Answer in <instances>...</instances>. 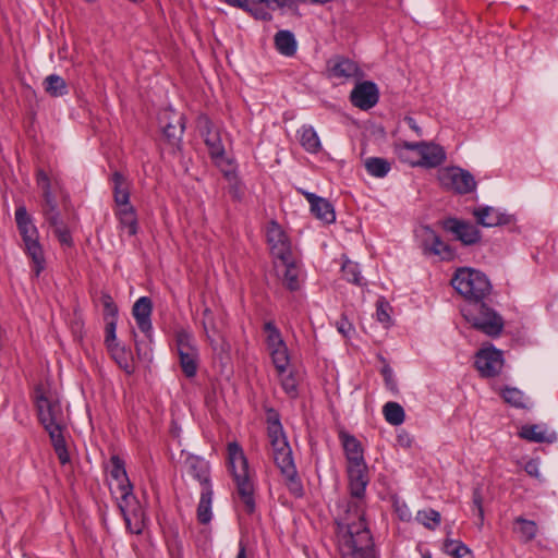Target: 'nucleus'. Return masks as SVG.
Listing matches in <instances>:
<instances>
[{"instance_id": "c9c22d12", "label": "nucleus", "mask_w": 558, "mask_h": 558, "mask_svg": "<svg viewBox=\"0 0 558 558\" xmlns=\"http://www.w3.org/2000/svg\"><path fill=\"white\" fill-rule=\"evenodd\" d=\"M383 413L388 423L400 425L404 422L405 413L403 408L397 402H387L383 408Z\"/></svg>"}, {"instance_id": "c85d7f7f", "label": "nucleus", "mask_w": 558, "mask_h": 558, "mask_svg": "<svg viewBox=\"0 0 558 558\" xmlns=\"http://www.w3.org/2000/svg\"><path fill=\"white\" fill-rule=\"evenodd\" d=\"M299 134L300 143L306 151L316 154L322 149L320 140L313 126L303 125L300 129Z\"/></svg>"}, {"instance_id": "37998d69", "label": "nucleus", "mask_w": 558, "mask_h": 558, "mask_svg": "<svg viewBox=\"0 0 558 558\" xmlns=\"http://www.w3.org/2000/svg\"><path fill=\"white\" fill-rule=\"evenodd\" d=\"M417 522L422 523L429 530H434L440 524V513L434 509L418 511L416 514Z\"/></svg>"}, {"instance_id": "8fccbe9b", "label": "nucleus", "mask_w": 558, "mask_h": 558, "mask_svg": "<svg viewBox=\"0 0 558 558\" xmlns=\"http://www.w3.org/2000/svg\"><path fill=\"white\" fill-rule=\"evenodd\" d=\"M281 385H282V388L284 389V391L289 396L296 397V395H298L296 380L293 375L290 374V375L282 377Z\"/></svg>"}, {"instance_id": "a18cd8bd", "label": "nucleus", "mask_w": 558, "mask_h": 558, "mask_svg": "<svg viewBox=\"0 0 558 558\" xmlns=\"http://www.w3.org/2000/svg\"><path fill=\"white\" fill-rule=\"evenodd\" d=\"M444 550L453 558H462L470 553V549L462 542L450 538L444 542Z\"/></svg>"}, {"instance_id": "a19ab883", "label": "nucleus", "mask_w": 558, "mask_h": 558, "mask_svg": "<svg viewBox=\"0 0 558 558\" xmlns=\"http://www.w3.org/2000/svg\"><path fill=\"white\" fill-rule=\"evenodd\" d=\"M504 400L512 407L524 409L526 408V398L524 393L518 388H505L502 390Z\"/></svg>"}, {"instance_id": "e2e57ef3", "label": "nucleus", "mask_w": 558, "mask_h": 558, "mask_svg": "<svg viewBox=\"0 0 558 558\" xmlns=\"http://www.w3.org/2000/svg\"><path fill=\"white\" fill-rule=\"evenodd\" d=\"M423 558H432V556L429 554H425L423 555Z\"/></svg>"}, {"instance_id": "052dcab7", "label": "nucleus", "mask_w": 558, "mask_h": 558, "mask_svg": "<svg viewBox=\"0 0 558 558\" xmlns=\"http://www.w3.org/2000/svg\"><path fill=\"white\" fill-rule=\"evenodd\" d=\"M276 35H282V36H286V35H293L292 32L288 31V29H281V31H278L276 33Z\"/></svg>"}, {"instance_id": "39448f33", "label": "nucleus", "mask_w": 558, "mask_h": 558, "mask_svg": "<svg viewBox=\"0 0 558 558\" xmlns=\"http://www.w3.org/2000/svg\"><path fill=\"white\" fill-rule=\"evenodd\" d=\"M228 464L236 487V498L247 514L255 512V488L248 474V462L241 446L236 442L228 445Z\"/></svg>"}, {"instance_id": "bb28decb", "label": "nucleus", "mask_w": 558, "mask_h": 558, "mask_svg": "<svg viewBox=\"0 0 558 558\" xmlns=\"http://www.w3.org/2000/svg\"><path fill=\"white\" fill-rule=\"evenodd\" d=\"M113 196L116 204L121 206L130 205V189L125 178L118 171L112 174Z\"/></svg>"}, {"instance_id": "ea45409f", "label": "nucleus", "mask_w": 558, "mask_h": 558, "mask_svg": "<svg viewBox=\"0 0 558 558\" xmlns=\"http://www.w3.org/2000/svg\"><path fill=\"white\" fill-rule=\"evenodd\" d=\"M100 303L105 322L118 320V306L109 293H101Z\"/></svg>"}, {"instance_id": "5fc2aeb1", "label": "nucleus", "mask_w": 558, "mask_h": 558, "mask_svg": "<svg viewBox=\"0 0 558 558\" xmlns=\"http://www.w3.org/2000/svg\"><path fill=\"white\" fill-rule=\"evenodd\" d=\"M524 471L531 476L539 477L538 464L534 460H530L525 463Z\"/></svg>"}, {"instance_id": "864d4df0", "label": "nucleus", "mask_w": 558, "mask_h": 558, "mask_svg": "<svg viewBox=\"0 0 558 558\" xmlns=\"http://www.w3.org/2000/svg\"><path fill=\"white\" fill-rule=\"evenodd\" d=\"M337 329L344 337H349V333L353 329V326L348 319L341 318L339 322H337Z\"/></svg>"}, {"instance_id": "de8ad7c7", "label": "nucleus", "mask_w": 558, "mask_h": 558, "mask_svg": "<svg viewBox=\"0 0 558 558\" xmlns=\"http://www.w3.org/2000/svg\"><path fill=\"white\" fill-rule=\"evenodd\" d=\"M390 305L385 299H379L376 303V316L378 322L388 325L390 323L389 315Z\"/></svg>"}, {"instance_id": "c03bdc74", "label": "nucleus", "mask_w": 558, "mask_h": 558, "mask_svg": "<svg viewBox=\"0 0 558 558\" xmlns=\"http://www.w3.org/2000/svg\"><path fill=\"white\" fill-rule=\"evenodd\" d=\"M223 175L229 181V194L233 199H241L243 191L241 187V183L235 174V171L230 169H222Z\"/></svg>"}, {"instance_id": "cd10ccee", "label": "nucleus", "mask_w": 558, "mask_h": 558, "mask_svg": "<svg viewBox=\"0 0 558 558\" xmlns=\"http://www.w3.org/2000/svg\"><path fill=\"white\" fill-rule=\"evenodd\" d=\"M162 132L169 144L173 147H179L184 132L183 117L174 116L173 122L162 125Z\"/></svg>"}, {"instance_id": "09e8293b", "label": "nucleus", "mask_w": 558, "mask_h": 558, "mask_svg": "<svg viewBox=\"0 0 558 558\" xmlns=\"http://www.w3.org/2000/svg\"><path fill=\"white\" fill-rule=\"evenodd\" d=\"M117 322H118V320H110V322H106V327H105V332H106L105 343H106L107 349H109V348L113 347L114 344H119V342L117 341V336H116Z\"/></svg>"}, {"instance_id": "393cba45", "label": "nucleus", "mask_w": 558, "mask_h": 558, "mask_svg": "<svg viewBox=\"0 0 558 558\" xmlns=\"http://www.w3.org/2000/svg\"><path fill=\"white\" fill-rule=\"evenodd\" d=\"M187 471L191 476L197 480L204 487L209 486V465L198 457L186 459Z\"/></svg>"}, {"instance_id": "4c0bfd02", "label": "nucleus", "mask_w": 558, "mask_h": 558, "mask_svg": "<svg viewBox=\"0 0 558 558\" xmlns=\"http://www.w3.org/2000/svg\"><path fill=\"white\" fill-rule=\"evenodd\" d=\"M264 331L266 333V344L268 350L286 344L280 330L274 322H266L264 324Z\"/></svg>"}, {"instance_id": "72a5a7b5", "label": "nucleus", "mask_w": 558, "mask_h": 558, "mask_svg": "<svg viewBox=\"0 0 558 558\" xmlns=\"http://www.w3.org/2000/svg\"><path fill=\"white\" fill-rule=\"evenodd\" d=\"M364 165L367 172L376 178H384L391 169L390 162L380 157H369Z\"/></svg>"}, {"instance_id": "13d9d810", "label": "nucleus", "mask_w": 558, "mask_h": 558, "mask_svg": "<svg viewBox=\"0 0 558 558\" xmlns=\"http://www.w3.org/2000/svg\"><path fill=\"white\" fill-rule=\"evenodd\" d=\"M135 350H136L137 357L140 360H148L149 359L146 348L144 349L143 345L141 343H138L137 341H135Z\"/></svg>"}, {"instance_id": "473e14b6", "label": "nucleus", "mask_w": 558, "mask_h": 558, "mask_svg": "<svg viewBox=\"0 0 558 558\" xmlns=\"http://www.w3.org/2000/svg\"><path fill=\"white\" fill-rule=\"evenodd\" d=\"M520 437L534 442H551L555 439V434L546 436V433L539 425H525L519 433Z\"/></svg>"}, {"instance_id": "f3484780", "label": "nucleus", "mask_w": 558, "mask_h": 558, "mask_svg": "<svg viewBox=\"0 0 558 558\" xmlns=\"http://www.w3.org/2000/svg\"><path fill=\"white\" fill-rule=\"evenodd\" d=\"M111 493L118 501V507L125 522L129 524L131 514L136 518L141 513V506L133 494V485L112 487Z\"/></svg>"}, {"instance_id": "dca6fc26", "label": "nucleus", "mask_w": 558, "mask_h": 558, "mask_svg": "<svg viewBox=\"0 0 558 558\" xmlns=\"http://www.w3.org/2000/svg\"><path fill=\"white\" fill-rule=\"evenodd\" d=\"M354 88L350 94V101L356 108L368 110L373 108L379 99V90L374 82L356 81Z\"/></svg>"}, {"instance_id": "9b49d317", "label": "nucleus", "mask_w": 558, "mask_h": 558, "mask_svg": "<svg viewBox=\"0 0 558 558\" xmlns=\"http://www.w3.org/2000/svg\"><path fill=\"white\" fill-rule=\"evenodd\" d=\"M438 179L444 187L452 190L460 195L469 194L476 189L474 177L469 171L459 167L440 170Z\"/></svg>"}, {"instance_id": "20e7f679", "label": "nucleus", "mask_w": 558, "mask_h": 558, "mask_svg": "<svg viewBox=\"0 0 558 558\" xmlns=\"http://www.w3.org/2000/svg\"><path fill=\"white\" fill-rule=\"evenodd\" d=\"M35 404L40 423L49 434L51 445L61 464L70 461L64 432L66 425L59 421L60 408L57 402L48 399L41 389L35 390Z\"/></svg>"}, {"instance_id": "4be33fe9", "label": "nucleus", "mask_w": 558, "mask_h": 558, "mask_svg": "<svg viewBox=\"0 0 558 558\" xmlns=\"http://www.w3.org/2000/svg\"><path fill=\"white\" fill-rule=\"evenodd\" d=\"M339 438L345 453L347 464L365 462L362 445L353 435L342 430L339 433Z\"/></svg>"}, {"instance_id": "bf43d9fd", "label": "nucleus", "mask_w": 558, "mask_h": 558, "mask_svg": "<svg viewBox=\"0 0 558 558\" xmlns=\"http://www.w3.org/2000/svg\"><path fill=\"white\" fill-rule=\"evenodd\" d=\"M236 558H246V547L242 542H240L239 553H238Z\"/></svg>"}, {"instance_id": "1a4fd4ad", "label": "nucleus", "mask_w": 558, "mask_h": 558, "mask_svg": "<svg viewBox=\"0 0 558 558\" xmlns=\"http://www.w3.org/2000/svg\"><path fill=\"white\" fill-rule=\"evenodd\" d=\"M197 128L201 135L204 137L211 159L217 166L222 167L227 159L219 129L213 124L207 116H201L198 118Z\"/></svg>"}, {"instance_id": "5701e85b", "label": "nucleus", "mask_w": 558, "mask_h": 558, "mask_svg": "<svg viewBox=\"0 0 558 558\" xmlns=\"http://www.w3.org/2000/svg\"><path fill=\"white\" fill-rule=\"evenodd\" d=\"M202 325L214 350L218 347L220 337V322L209 307H205L202 315Z\"/></svg>"}, {"instance_id": "b1692460", "label": "nucleus", "mask_w": 558, "mask_h": 558, "mask_svg": "<svg viewBox=\"0 0 558 558\" xmlns=\"http://www.w3.org/2000/svg\"><path fill=\"white\" fill-rule=\"evenodd\" d=\"M473 215L476 218V222L483 227H496L508 222L505 214H500L489 206L474 209Z\"/></svg>"}, {"instance_id": "423d86ee", "label": "nucleus", "mask_w": 558, "mask_h": 558, "mask_svg": "<svg viewBox=\"0 0 558 558\" xmlns=\"http://www.w3.org/2000/svg\"><path fill=\"white\" fill-rule=\"evenodd\" d=\"M15 220L24 241L25 251L34 263L35 274L39 275V272L44 269V253L38 242V231L32 223L31 217L28 216L24 206H20L16 209Z\"/></svg>"}, {"instance_id": "603ef678", "label": "nucleus", "mask_w": 558, "mask_h": 558, "mask_svg": "<svg viewBox=\"0 0 558 558\" xmlns=\"http://www.w3.org/2000/svg\"><path fill=\"white\" fill-rule=\"evenodd\" d=\"M472 498H473L474 506L477 508L480 518L483 519V515H484L483 496H482V488L480 486L474 487Z\"/></svg>"}, {"instance_id": "0e129e2a", "label": "nucleus", "mask_w": 558, "mask_h": 558, "mask_svg": "<svg viewBox=\"0 0 558 558\" xmlns=\"http://www.w3.org/2000/svg\"><path fill=\"white\" fill-rule=\"evenodd\" d=\"M84 1H85V2H87V3H93V2H95L96 0H84Z\"/></svg>"}, {"instance_id": "4468645a", "label": "nucleus", "mask_w": 558, "mask_h": 558, "mask_svg": "<svg viewBox=\"0 0 558 558\" xmlns=\"http://www.w3.org/2000/svg\"><path fill=\"white\" fill-rule=\"evenodd\" d=\"M442 228L454 234L456 239L463 245H474L482 239L481 231L469 221L457 218H447L441 222Z\"/></svg>"}, {"instance_id": "c756f323", "label": "nucleus", "mask_w": 558, "mask_h": 558, "mask_svg": "<svg viewBox=\"0 0 558 558\" xmlns=\"http://www.w3.org/2000/svg\"><path fill=\"white\" fill-rule=\"evenodd\" d=\"M110 476L113 480V483L110 484V489L112 487L130 485L131 482L128 477L123 460L120 459L118 456H112L110 459Z\"/></svg>"}, {"instance_id": "49530a36", "label": "nucleus", "mask_w": 558, "mask_h": 558, "mask_svg": "<svg viewBox=\"0 0 558 558\" xmlns=\"http://www.w3.org/2000/svg\"><path fill=\"white\" fill-rule=\"evenodd\" d=\"M275 47L283 56L291 57L296 51L295 37H275Z\"/></svg>"}, {"instance_id": "4d7b16f0", "label": "nucleus", "mask_w": 558, "mask_h": 558, "mask_svg": "<svg viewBox=\"0 0 558 558\" xmlns=\"http://www.w3.org/2000/svg\"><path fill=\"white\" fill-rule=\"evenodd\" d=\"M82 328H83V323L81 319H72V327H71V330H72V335H76L78 333V337L81 338L82 337Z\"/></svg>"}, {"instance_id": "2f4dec72", "label": "nucleus", "mask_w": 558, "mask_h": 558, "mask_svg": "<svg viewBox=\"0 0 558 558\" xmlns=\"http://www.w3.org/2000/svg\"><path fill=\"white\" fill-rule=\"evenodd\" d=\"M514 532L520 534L523 543H529L536 537L538 529L535 521L518 517L514 519Z\"/></svg>"}, {"instance_id": "f257e3e1", "label": "nucleus", "mask_w": 558, "mask_h": 558, "mask_svg": "<svg viewBox=\"0 0 558 558\" xmlns=\"http://www.w3.org/2000/svg\"><path fill=\"white\" fill-rule=\"evenodd\" d=\"M350 498L339 509L338 545L343 558H375L374 543L365 522V493L369 483L366 462L347 464Z\"/></svg>"}, {"instance_id": "6e6552de", "label": "nucleus", "mask_w": 558, "mask_h": 558, "mask_svg": "<svg viewBox=\"0 0 558 558\" xmlns=\"http://www.w3.org/2000/svg\"><path fill=\"white\" fill-rule=\"evenodd\" d=\"M411 151H415L420 157L416 161L412 162V166L435 168L440 166L446 159V153L444 148L434 143L403 142L399 145V157L401 159H405V154Z\"/></svg>"}, {"instance_id": "6ab92c4d", "label": "nucleus", "mask_w": 558, "mask_h": 558, "mask_svg": "<svg viewBox=\"0 0 558 558\" xmlns=\"http://www.w3.org/2000/svg\"><path fill=\"white\" fill-rule=\"evenodd\" d=\"M151 312L153 302L148 296H141L132 307V314L138 329L146 335L151 330Z\"/></svg>"}, {"instance_id": "69168bd1", "label": "nucleus", "mask_w": 558, "mask_h": 558, "mask_svg": "<svg viewBox=\"0 0 558 558\" xmlns=\"http://www.w3.org/2000/svg\"><path fill=\"white\" fill-rule=\"evenodd\" d=\"M215 43H216L217 45H219V44H220L218 38H216V39H215Z\"/></svg>"}, {"instance_id": "f03ea898", "label": "nucleus", "mask_w": 558, "mask_h": 558, "mask_svg": "<svg viewBox=\"0 0 558 558\" xmlns=\"http://www.w3.org/2000/svg\"><path fill=\"white\" fill-rule=\"evenodd\" d=\"M451 286L466 301L461 308L465 320L476 330L489 337H498L504 330L505 323L487 303L493 288L487 276L480 270L462 267L456 270Z\"/></svg>"}, {"instance_id": "f8f14e48", "label": "nucleus", "mask_w": 558, "mask_h": 558, "mask_svg": "<svg viewBox=\"0 0 558 558\" xmlns=\"http://www.w3.org/2000/svg\"><path fill=\"white\" fill-rule=\"evenodd\" d=\"M327 77L345 83L350 80L361 81L364 77L359 64L343 56H335L327 61Z\"/></svg>"}, {"instance_id": "0eeeda50", "label": "nucleus", "mask_w": 558, "mask_h": 558, "mask_svg": "<svg viewBox=\"0 0 558 558\" xmlns=\"http://www.w3.org/2000/svg\"><path fill=\"white\" fill-rule=\"evenodd\" d=\"M37 183L44 194V214L49 225L53 228L54 233L59 238L61 243L66 244L69 242V235L66 230V222L61 217L58 210L56 197L51 193L50 181L47 174L43 171L38 172Z\"/></svg>"}, {"instance_id": "58836bf2", "label": "nucleus", "mask_w": 558, "mask_h": 558, "mask_svg": "<svg viewBox=\"0 0 558 558\" xmlns=\"http://www.w3.org/2000/svg\"><path fill=\"white\" fill-rule=\"evenodd\" d=\"M341 271L343 274V278L352 282L356 286H363V278L361 277V271L359 265L352 260L345 259L342 264Z\"/></svg>"}, {"instance_id": "9d476101", "label": "nucleus", "mask_w": 558, "mask_h": 558, "mask_svg": "<svg viewBox=\"0 0 558 558\" xmlns=\"http://www.w3.org/2000/svg\"><path fill=\"white\" fill-rule=\"evenodd\" d=\"M175 342L181 369L187 378H192L198 368V352L193 344V338L189 332L182 330L177 332Z\"/></svg>"}, {"instance_id": "ddd939ff", "label": "nucleus", "mask_w": 558, "mask_h": 558, "mask_svg": "<svg viewBox=\"0 0 558 558\" xmlns=\"http://www.w3.org/2000/svg\"><path fill=\"white\" fill-rule=\"evenodd\" d=\"M474 364L482 377H495L504 367L502 351L494 347L483 348L476 353Z\"/></svg>"}, {"instance_id": "a878e982", "label": "nucleus", "mask_w": 558, "mask_h": 558, "mask_svg": "<svg viewBox=\"0 0 558 558\" xmlns=\"http://www.w3.org/2000/svg\"><path fill=\"white\" fill-rule=\"evenodd\" d=\"M108 351L120 366V368H122L126 374H132L134 372L135 366L132 352L124 345H121L120 343L114 344L113 347L109 348Z\"/></svg>"}, {"instance_id": "f704fd0d", "label": "nucleus", "mask_w": 558, "mask_h": 558, "mask_svg": "<svg viewBox=\"0 0 558 558\" xmlns=\"http://www.w3.org/2000/svg\"><path fill=\"white\" fill-rule=\"evenodd\" d=\"M117 215L119 217L120 223L128 228L129 234L135 235L137 232V219L133 206H121Z\"/></svg>"}, {"instance_id": "2eb2a0df", "label": "nucleus", "mask_w": 558, "mask_h": 558, "mask_svg": "<svg viewBox=\"0 0 558 558\" xmlns=\"http://www.w3.org/2000/svg\"><path fill=\"white\" fill-rule=\"evenodd\" d=\"M267 241L270 253L276 260L286 259L292 256L291 243L280 225L272 220L267 227Z\"/></svg>"}, {"instance_id": "412c9836", "label": "nucleus", "mask_w": 558, "mask_h": 558, "mask_svg": "<svg viewBox=\"0 0 558 558\" xmlns=\"http://www.w3.org/2000/svg\"><path fill=\"white\" fill-rule=\"evenodd\" d=\"M425 254L440 256L442 259L450 260L454 257V252L447 243L432 230H427V236L423 241Z\"/></svg>"}, {"instance_id": "e433bc0d", "label": "nucleus", "mask_w": 558, "mask_h": 558, "mask_svg": "<svg viewBox=\"0 0 558 558\" xmlns=\"http://www.w3.org/2000/svg\"><path fill=\"white\" fill-rule=\"evenodd\" d=\"M269 351L272 363L280 375H282L289 365V354L286 344L278 348H272Z\"/></svg>"}, {"instance_id": "7ed1b4c3", "label": "nucleus", "mask_w": 558, "mask_h": 558, "mask_svg": "<svg viewBox=\"0 0 558 558\" xmlns=\"http://www.w3.org/2000/svg\"><path fill=\"white\" fill-rule=\"evenodd\" d=\"M267 434L272 449V458L292 495L301 497L303 486L292 457V449L287 440L280 415L275 409L266 411Z\"/></svg>"}, {"instance_id": "a211bd4d", "label": "nucleus", "mask_w": 558, "mask_h": 558, "mask_svg": "<svg viewBox=\"0 0 558 558\" xmlns=\"http://www.w3.org/2000/svg\"><path fill=\"white\" fill-rule=\"evenodd\" d=\"M287 259L288 260L279 259L275 262L277 276L288 290L296 291L300 289L299 267L293 255L289 256Z\"/></svg>"}, {"instance_id": "3c124183", "label": "nucleus", "mask_w": 558, "mask_h": 558, "mask_svg": "<svg viewBox=\"0 0 558 558\" xmlns=\"http://www.w3.org/2000/svg\"><path fill=\"white\" fill-rule=\"evenodd\" d=\"M381 374L384 376L386 387L390 391L397 392L398 391L397 381L393 378L392 369L390 368V366L385 365L381 369Z\"/></svg>"}, {"instance_id": "6e6d98bb", "label": "nucleus", "mask_w": 558, "mask_h": 558, "mask_svg": "<svg viewBox=\"0 0 558 558\" xmlns=\"http://www.w3.org/2000/svg\"><path fill=\"white\" fill-rule=\"evenodd\" d=\"M404 121L409 125V128L413 130L417 135H422V130L417 125L415 119H413L412 117H405Z\"/></svg>"}, {"instance_id": "79ce46f5", "label": "nucleus", "mask_w": 558, "mask_h": 558, "mask_svg": "<svg viewBox=\"0 0 558 558\" xmlns=\"http://www.w3.org/2000/svg\"><path fill=\"white\" fill-rule=\"evenodd\" d=\"M45 88L47 93L56 97L66 93V83L62 77L52 74L46 77Z\"/></svg>"}, {"instance_id": "680f3d73", "label": "nucleus", "mask_w": 558, "mask_h": 558, "mask_svg": "<svg viewBox=\"0 0 558 558\" xmlns=\"http://www.w3.org/2000/svg\"><path fill=\"white\" fill-rule=\"evenodd\" d=\"M409 154L410 153L405 154V159H403V160L412 163L413 161H411V159H409Z\"/></svg>"}, {"instance_id": "aec40b11", "label": "nucleus", "mask_w": 558, "mask_h": 558, "mask_svg": "<svg viewBox=\"0 0 558 558\" xmlns=\"http://www.w3.org/2000/svg\"><path fill=\"white\" fill-rule=\"evenodd\" d=\"M304 195L311 205V211L317 219L326 223H331L336 220V214L331 203L313 193L304 192Z\"/></svg>"}, {"instance_id": "7c9ffc66", "label": "nucleus", "mask_w": 558, "mask_h": 558, "mask_svg": "<svg viewBox=\"0 0 558 558\" xmlns=\"http://www.w3.org/2000/svg\"><path fill=\"white\" fill-rule=\"evenodd\" d=\"M213 490L210 486L203 488L197 506V520L201 524H207L211 520Z\"/></svg>"}]
</instances>
